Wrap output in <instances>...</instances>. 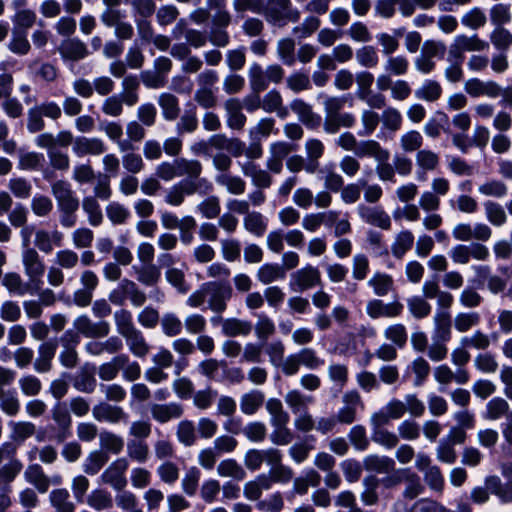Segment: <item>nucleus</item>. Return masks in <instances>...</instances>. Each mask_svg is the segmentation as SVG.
Instances as JSON below:
<instances>
[{
    "label": "nucleus",
    "instance_id": "1",
    "mask_svg": "<svg viewBox=\"0 0 512 512\" xmlns=\"http://www.w3.org/2000/svg\"><path fill=\"white\" fill-rule=\"evenodd\" d=\"M51 193L56 200L60 213V224L64 228H71L76 224V212L79 209V199L72 190L69 182L57 180L51 184Z\"/></svg>",
    "mask_w": 512,
    "mask_h": 512
},
{
    "label": "nucleus",
    "instance_id": "2",
    "mask_svg": "<svg viewBox=\"0 0 512 512\" xmlns=\"http://www.w3.org/2000/svg\"><path fill=\"white\" fill-rule=\"evenodd\" d=\"M261 14L268 23L278 26L285 25V20L297 22L300 19V11L291 8L290 0H267Z\"/></svg>",
    "mask_w": 512,
    "mask_h": 512
},
{
    "label": "nucleus",
    "instance_id": "3",
    "mask_svg": "<svg viewBox=\"0 0 512 512\" xmlns=\"http://www.w3.org/2000/svg\"><path fill=\"white\" fill-rule=\"evenodd\" d=\"M21 260L24 273L35 291H39L43 285V276L46 266L43 258L36 249L22 250Z\"/></svg>",
    "mask_w": 512,
    "mask_h": 512
},
{
    "label": "nucleus",
    "instance_id": "4",
    "mask_svg": "<svg viewBox=\"0 0 512 512\" xmlns=\"http://www.w3.org/2000/svg\"><path fill=\"white\" fill-rule=\"evenodd\" d=\"M212 189V184L205 178L197 182H190L184 185L182 182L172 185L165 193L164 202L170 206H180L184 203L186 195L195 193H206Z\"/></svg>",
    "mask_w": 512,
    "mask_h": 512
},
{
    "label": "nucleus",
    "instance_id": "5",
    "mask_svg": "<svg viewBox=\"0 0 512 512\" xmlns=\"http://www.w3.org/2000/svg\"><path fill=\"white\" fill-rule=\"evenodd\" d=\"M205 289L209 309L218 314L224 312L233 295L231 285L228 282L213 281L205 283Z\"/></svg>",
    "mask_w": 512,
    "mask_h": 512
},
{
    "label": "nucleus",
    "instance_id": "6",
    "mask_svg": "<svg viewBox=\"0 0 512 512\" xmlns=\"http://www.w3.org/2000/svg\"><path fill=\"white\" fill-rule=\"evenodd\" d=\"M449 256L455 264L465 265L471 259L486 261L490 256V252L487 246L479 242H473L470 245H455L450 249Z\"/></svg>",
    "mask_w": 512,
    "mask_h": 512
},
{
    "label": "nucleus",
    "instance_id": "7",
    "mask_svg": "<svg viewBox=\"0 0 512 512\" xmlns=\"http://www.w3.org/2000/svg\"><path fill=\"white\" fill-rule=\"evenodd\" d=\"M492 229L485 223L477 222L474 225L470 223H458L452 229V236L458 242H487L492 237Z\"/></svg>",
    "mask_w": 512,
    "mask_h": 512
},
{
    "label": "nucleus",
    "instance_id": "8",
    "mask_svg": "<svg viewBox=\"0 0 512 512\" xmlns=\"http://www.w3.org/2000/svg\"><path fill=\"white\" fill-rule=\"evenodd\" d=\"M128 461L124 457L111 462L100 476L102 483L109 485L115 491H122L127 486L125 473L128 469Z\"/></svg>",
    "mask_w": 512,
    "mask_h": 512
},
{
    "label": "nucleus",
    "instance_id": "9",
    "mask_svg": "<svg viewBox=\"0 0 512 512\" xmlns=\"http://www.w3.org/2000/svg\"><path fill=\"white\" fill-rule=\"evenodd\" d=\"M81 288L73 293V303L78 307H87L91 304L93 293L99 284L97 274L92 270H84L79 275Z\"/></svg>",
    "mask_w": 512,
    "mask_h": 512
},
{
    "label": "nucleus",
    "instance_id": "10",
    "mask_svg": "<svg viewBox=\"0 0 512 512\" xmlns=\"http://www.w3.org/2000/svg\"><path fill=\"white\" fill-rule=\"evenodd\" d=\"M321 284V274L317 267L307 265L291 274L290 287L294 291H305Z\"/></svg>",
    "mask_w": 512,
    "mask_h": 512
},
{
    "label": "nucleus",
    "instance_id": "11",
    "mask_svg": "<svg viewBox=\"0 0 512 512\" xmlns=\"http://www.w3.org/2000/svg\"><path fill=\"white\" fill-rule=\"evenodd\" d=\"M73 326L79 334L86 338H103L110 333V324L107 321L101 320L93 322L88 316L80 315L74 322Z\"/></svg>",
    "mask_w": 512,
    "mask_h": 512
},
{
    "label": "nucleus",
    "instance_id": "12",
    "mask_svg": "<svg viewBox=\"0 0 512 512\" xmlns=\"http://www.w3.org/2000/svg\"><path fill=\"white\" fill-rule=\"evenodd\" d=\"M342 403L335 417L339 423L352 424L357 417V408L364 406L361 395L356 390L347 391L342 396Z\"/></svg>",
    "mask_w": 512,
    "mask_h": 512
},
{
    "label": "nucleus",
    "instance_id": "13",
    "mask_svg": "<svg viewBox=\"0 0 512 512\" xmlns=\"http://www.w3.org/2000/svg\"><path fill=\"white\" fill-rule=\"evenodd\" d=\"M359 217L367 224L378 227L382 230H389L392 222L389 214L379 206H367L360 204L357 206Z\"/></svg>",
    "mask_w": 512,
    "mask_h": 512
},
{
    "label": "nucleus",
    "instance_id": "14",
    "mask_svg": "<svg viewBox=\"0 0 512 512\" xmlns=\"http://www.w3.org/2000/svg\"><path fill=\"white\" fill-rule=\"evenodd\" d=\"M92 416L96 421L117 424L127 422L128 414L121 406L109 402H99L92 408Z\"/></svg>",
    "mask_w": 512,
    "mask_h": 512
},
{
    "label": "nucleus",
    "instance_id": "15",
    "mask_svg": "<svg viewBox=\"0 0 512 512\" xmlns=\"http://www.w3.org/2000/svg\"><path fill=\"white\" fill-rule=\"evenodd\" d=\"M403 305L398 302L384 303L379 299L369 300L366 304V313L372 319L380 317L395 318L401 315Z\"/></svg>",
    "mask_w": 512,
    "mask_h": 512
},
{
    "label": "nucleus",
    "instance_id": "16",
    "mask_svg": "<svg viewBox=\"0 0 512 512\" xmlns=\"http://www.w3.org/2000/svg\"><path fill=\"white\" fill-rule=\"evenodd\" d=\"M72 151L77 157L99 156L106 151V145L101 138L81 136L75 138Z\"/></svg>",
    "mask_w": 512,
    "mask_h": 512
},
{
    "label": "nucleus",
    "instance_id": "17",
    "mask_svg": "<svg viewBox=\"0 0 512 512\" xmlns=\"http://www.w3.org/2000/svg\"><path fill=\"white\" fill-rule=\"evenodd\" d=\"M498 90V83L493 80L470 78L464 83V91L472 98L488 97L494 99Z\"/></svg>",
    "mask_w": 512,
    "mask_h": 512
},
{
    "label": "nucleus",
    "instance_id": "18",
    "mask_svg": "<svg viewBox=\"0 0 512 512\" xmlns=\"http://www.w3.org/2000/svg\"><path fill=\"white\" fill-rule=\"evenodd\" d=\"M34 236L35 247L44 254H50L54 247L62 246L63 234L58 230L49 232L44 229H38L35 231Z\"/></svg>",
    "mask_w": 512,
    "mask_h": 512
},
{
    "label": "nucleus",
    "instance_id": "19",
    "mask_svg": "<svg viewBox=\"0 0 512 512\" xmlns=\"http://www.w3.org/2000/svg\"><path fill=\"white\" fill-rule=\"evenodd\" d=\"M150 413L156 422L164 424L172 419L180 418L184 413V409L181 404L176 402L152 404L150 406Z\"/></svg>",
    "mask_w": 512,
    "mask_h": 512
},
{
    "label": "nucleus",
    "instance_id": "20",
    "mask_svg": "<svg viewBox=\"0 0 512 512\" xmlns=\"http://www.w3.org/2000/svg\"><path fill=\"white\" fill-rule=\"evenodd\" d=\"M272 487V480L267 474H259L253 480L246 482L243 486V495L249 501L261 500L264 491Z\"/></svg>",
    "mask_w": 512,
    "mask_h": 512
},
{
    "label": "nucleus",
    "instance_id": "21",
    "mask_svg": "<svg viewBox=\"0 0 512 512\" xmlns=\"http://www.w3.org/2000/svg\"><path fill=\"white\" fill-rule=\"evenodd\" d=\"M23 476L25 481L34 486L41 494L46 493L51 485L50 478L45 474L43 468L39 464L28 465Z\"/></svg>",
    "mask_w": 512,
    "mask_h": 512
},
{
    "label": "nucleus",
    "instance_id": "22",
    "mask_svg": "<svg viewBox=\"0 0 512 512\" xmlns=\"http://www.w3.org/2000/svg\"><path fill=\"white\" fill-rule=\"evenodd\" d=\"M434 378L441 385H448L453 381L462 385L470 380V374L466 369L453 372L449 366L439 365L434 369Z\"/></svg>",
    "mask_w": 512,
    "mask_h": 512
},
{
    "label": "nucleus",
    "instance_id": "23",
    "mask_svg": "<svg viewBox=\"0 0 512 512\" xmlns=\"http://www.w3.org/2000/svg\"><path fill=\"white\" fill-rule=\"evenodd\" d=\"M59 53L65 60L78 61L88 56L86 44L78 38H69L59 47Z\"/></svg>",
    "mask_w": 512,
    "mask_h": 512
},
{
    "label": "nucleus",
    "instance_id": "24",
    "mask_svg": "<svg viewBox=\"0 0 512 512\" xmlns=\"http://www.w3.org/2000/svg\"><path fill=\"white\" fill-rule=\"evenodd\" d=\"M290 108L298 119L307 127L315 128L320 123V116L313 112L312 106L302 99H294L290 103Z\"/></svg>",
    "mask_w": 512,
    "mask_h": 512
},
{
    "label": "nucleus",
    "instance_id": "25",
    "mask_svg": "<svg viewBox=\"0 0 512 512\" xmlns=\"http://www.w3.org/2000/svg\"><path fill=\"white\" fill-rule=\"evenodd\" d=\"M57 344L52 341L42 343L38 348V357L34 362V370L38 373H47L52 369V360L55 357Z\"/></svg>",
    "mask_w": 512,
    "mask_h": 512
},
{
    "label": "nucleus",
    "instance_id": "26",
    "mask_svg": "<svg viewBox=\"0 0 512 512\" xmlns=\"http://www.w3.org/2000/svg\"><path fill=\"white\" fill-rule=\"evenodd\" d=\"M512 414V410L510 409V405L502 397H494L488 401L486 404V409L484 412V418L489 421H496L501 418H505L506 421L510 419Z\"/></svg>",
    "mask_w": 512,
    "mask_h": 512
},
{
    "label": "nucleus",
    "instance_id": "27",
    "mask_svg": "<svg viewBox=\"0 0 512 512\" xmlns=\"http://www.w3.org/2000/svg\"><path fill=\"white\" fill-rule=\"evenodd\" d=\"M356 155L358 157H371L375 161H384L390 158V152L383 148L379 142L372 139L359 142Z\"/></svg>",
    "mask_w": 512,
    "mask_h": 512
},
{
    "label": "nucleus",
    "instance_id": "28",
    "mask_svg": "<svg viewBox=\"0 0 512 512\" xmlns=\"http://www.w3.org/2000/svg\"><path fill=\"white\" fill-rule=\"evenodd\" d=\"M227 113V125L231 129L241 130L245 126L246 116L242 113V103L239 99L231 98L224 103Z\"/></svg>",
    "mask_w": 512,
    "mask_h": 512
},
{
    "label": "nucleus",
    "instance_id": "29",
    "mask_svg": "<svg viewBox=\"0 0 512 512\" xmlns=\"http://www.w3.org/2000/svg\"><path fill=\"white\" fill-rule=\"evenodd\" d=\"M325 146L320 139L310 138L305 142V152L308 158L307 173L314 174L319 168V159L324 155Z\"/></svg>",
    "mask_w": 512,
    "mask_h": 512
},
{
    "label": "nucleus",
    "instance_id": "30",
    "mask_svg": "<svg viewBox=\"0 0 512 512\" xmlns=\"http://www.w3.org/2000/svg\"><path fill=\"white\" fill-rule=\"evenodd\" d=\"M485 485L492 494L497 496L501 503H512V481L503 483L497 476H489L485 479Z\"/></svg>",
    "mask_w": 512,
    "mask_h": 512
},
{
    "label": "nucleus",
    "instance_id": "31",
    "mask_svg": "<svg viewBox=\"0 0 512 512\" xmlns=\"http://www.w3.org/2000/svg\"><path fill=\"white\" fill-rule=\"evenodd\" d=\"M355 124V116L351 113H337L325 116L323 129L327 134H335L341 127L351 128Z\"/></svg>",
    "mask_w": 512,
    "mask_h": 512
},
{
    "label": "nucleus",
    "instance_id": "32",
    "mask_svg": "<svg viewBox=\"0 0 512 512\" xmlns=\"http://www.w3.org/2000/svg\"><path fill=\"white\" fill-rule=\"evenodd\" d=\"M265 401V395L260 390H251L240 398V409L245 415L251 416L257 413Z\"/></svg>",
    "mask_w": 512,
    "mask_h": 512
},
{
    "label": "nucleus",
    "instance_id": "33",
    "mask_svg": "<svg viewBox=\"0 0 512 512\" xmlns=\"http://www.w3.org/2000/svg\"><path fill=\"white\" fill-rule=\"evenodd\" d=\"M158 105L162 110V116L167 121H174L179 117V99L172 93L164 92L158 97Z\"/></svg>",
    "mask_w": 512,
    "mask_h": 512
},
{
    "label": "nucleus",
    "instance_id": "34",
    "mask_svg": "<svg viewBox=\"0 0 512 512\" xmlns=\"http://www.w3.org/2000/svg\"><path fill=\"white\" fill-rule=\"evenodd\" d=\"M284 401L295 415L307 410L309 405L313 403L314 398L303 394L298 389H292L285 394Z\"/></svg>",
    "mask_w": 512,
    "mask_h": 512
},
{
    "label": "nucleus",
    "instance_id": "35",
    "mask_svg": "<svg viewBox=\"0 0 512 512\" xmlns=\"http://www.w3.org/2000/svg\"><path fill=\"white\" fill-rule=\"evenodd\" d=\"M2 284L10 293L18 296L36 292L35 289L31 287L30 282L24 283L20 274L16 272L6 273L3 277Z\"/></svg>",
    "mask_w": 512,
    "mask_h": 512
},
{
    "label": "nucleus",
    "instance_id": "36",
    "mask_svg": "<svg viewBox=\"0 0 512 512\" xmlns=\"http://www.w3.org/2000/svg\"><path fill=\"white\" fill-rule=\"evenodd\" d=\"M363 467L367 471L377 473H389L395 469V462L388 456H380L376 454H370L364 457Z\"/></svg>",
    "mask_w": 512,
    "mask_h": 512
},
{
    "label": "nucleus",
    "instance_id": "37",
    "mask_svg": "<svg viewBox=\"0 0 512 512\" xmlns=\"http://www.w3.org/2000/svg\"><path fill=\"white\" fill-rule=\"evenodd\" d=\"M123 338L134 356L143 358L149 353L150 346L139 329L136 328Z\"/></svg>",
    "mask_w": 512,
    "mask_h": 512
},
{
    "label": "nucleus",
    "instance_id": "38",
    "mask_svg": "<svg viewBox=\"0 0 512 512\" xmlns=\"http://www.w3.org/2000/svg\"><path fill=\"white\" fill-rule=\"evenodd\" d=\"M262 109L267 113L275 112L282 119L288 115V110L283 105V98L276 89H272L264 95Z\"/></svg>",
    "mask_w": 512,
    "mask_h": 512
},
{
    "label": "nucleus",
    "instance_id": "39",
    "mask_svg": "<svg viewBox=\"0 0 512 512\" xmlns=\"http://www.w3.org/2000/svg\"><path fill=\"white\" fill-rule=\"evenodd\" d=\"M434 334L442 342L451 338V314L449 311L438 310L434 317Z\"/></svg>",
    "mask_w": 512,
    "mask_h": 512
},
{
    "label": "nucleus",
    "instance_id": "40",
    "mask_svg": "<svg viewBox=\"0 0 512 512\" xmlns=\"http://www.w3.org/2000/svg\"><path fill=\"white\" fill-rule=\"evenodd\" d=\"M208 10L214 11L212 22L218 28L227 27L232 20L231 14L227 10V0H207Z\"/></svg>",
    "mask_w": 512,
    "mask_h": 512
},
{
    "label": "nucleus",
    "instance_id": "41",
    "mask_svg": "<svg viewBox=\"0 0 512 512\" xmlns=\"http://www.w3.org/2000/svg\"><path fill=\"white\" fill-rule=\"evenodd\" d=\"M286 276L284 268L277 263H266L259 267L256 273L258 281L264 285L282 280Z\"/></svg>",
    "mask_w": 512,
    "mask_h": 512
},
{
    "label": "nucleus",
    "instance_id": "42",
    "mask_svg": "<svg viewBox=\"0 0 512 512\" xmlns=\"http://www.w3.org/2000/svg\"><path fill=\"white\" fill-rule=\"evenodd\" d=\"M49 501L55 512H75V504L65 488L52 490L49 495Z\"/></svg>",
    "mask_w": 512,
    "mask_h": 512
},
{
    "label": "nucleus",
    "instance_id": "43",
    "mask_svg": "<svg viewBox=\"0 0 512 512\" xmlns=\"http://www.w3.org/2000/svg\"><path fill=\"white\" fill-rule=\"evenodd\" d=\"M249 85L253 93L260 94L268 88L266 71L259 63H252L248 69Z\"/></svg>",
    "mask_w": 512,
    "mask_h": 512
},
{
    "label": "nucleus",
    "instance_id": "44",
    "mask_svg": "<svg viewBox=\"0 0 512 512\" xmlns=\"http://www.w3.org/2000/svg\"><path fill=\"white\" fill-rule=\"evenodd\" d=\"M215 181L232 195H242L246 190V182L237 175L221 173L215 177Z\"/></svg>",
    "mask_w": 512,
    "mask_h": 512
},
{
    "label": "nucleus",
    "instance_id": "45",
    "mask_svg": "<svg viewBox=\"0 0 512 512\" xmlns=\"http://www.w3.org/2000/svg\"><path fill=\"white\" fill-rule=\"evenodd\" d=\"M176 437L180 444L185 447L193 446L197 441V431L193 421L184 419L176 426Z\"/></svg>",
    "mask_w": 512,
    "mask_h": 512
},
{
    "label": "nucleus",
    "instance_id": "46",
    "mask_svg": "<svg viewBox=\"0 0 512 512\" xmlns=\"http://www.w3.org/2000/svg\"><path fill=\"white\" fill-rule=\"evenodd\" d=\"M245 230L256 237H262L268 227L267 220L262 213L252 211L243 218Z\"/></svg>",
    "mask_w": 512,
    "mask_h": 512
},
{
    "label": "nucleus",
    "instance_id": "47",
    "mask_svg": "<svg viewBox=\"0 0 512 512\" xmlns=\"http://www.w3.org/2000/svg\"><path fill=\"white\" fill-rule=\"evenodd\" d=\"M367 284L373 289L376 296L383 297L392 291L394 281L389 274L376 272L370 277Z\"/></svg>",
    "mask_w": 512,
    "mask_h": 512
},
{
    "label": "nucleus",
    "instance_id": "48",
    "mask_svg": "<svg viewBox=\"0 0 512 512\" xmlns=\"http://www.w3.org/2000/svg\"><path fill=\"white\" fill-rule=\"evenodd\" d=\"M10 439L17 443H22L33 436L36 430L35 425L28 421H10Z\"/></svg>",
    "mask_w": 512,
    "mask_h": 512
},
{
    "label": "nucleus",
    "instance_id": "49",
    "mask_svg": "<svg viewBox=\"0 0 512 512\" xmlns=\"http://www.w3.org/2000/svg\"><path fill=\"white\" fill-rule=\"evenodd\" d=\"M454 40L460 46L464 53L481 52L488 49L489 47L488 42L481 39L477 34H459L454 37Z\"/></svg>",
    "mask_w": 512,
    "mask_h": 512
},
{
    "label": "nucleus",
    "instance_id": "50",
    "mask_svg": "<svg viewBox=\"0 0 512 512\" xmlns=\"http://www.w3.org/2000/svg\"><path fill=\"white\" fill-rule=\"evenodd\" d=\"M356 62L360 67L371 69L375 68L380 61V57L376 47L372 45H364L355 52Z\"/></svg>",
    "mask_w": 512,
    "mask_h": 512
},
{
    "label": "nucleus",
    "instance_id": "51",
    "mask_svg": "<svg viewBox=\"0 0 512 512\" xmlns=\"http://www.w3.org/2000/svg\"><path fill=\"white\" fill-rule=\"evenodd\" d=\"M217 474L220 477L232 478L238 481L246 477L244 468L232 458L224 459L218 464Z\"/></svg>",
    "mask_w": 512,
    "mask_h": 512
},
{
    "label": "nucleus",
    "instance_id": "52",
    "mask_svg": "<svg viewBox=\"0 0 512 512\" xmlns=\"http://www.w3.org/2000/svg\"><path fill=\"white\" fill-rule=\"evenodd\" d=\"M222 331L229 337L247 336L252 331V324L246 320L228 318L223 322Z\"/></svg>",
    "mask_w": 512,
    "mask_h": 512
},
{
    "label": "nucleus",
    "instance_id": "53",
    "mask_svg": "<svg viewBox=\"0 0 512 512\" xmlns=\"http://www.w3.org/2000/svg\"><path fill=\"white\" fill-rule=\"evenodd\" d=\"M109 461V455L103 450L91 451L83 464V471L87 475H96Z\"/></svg>",
    "mask_w": 512,
    "mask_h": 512
},
{
    "label": "nucleus",
    "instance_id": "54",
    "mask_svg": "<svg viewBox=\"0 0 512 512\" xmlns=\"http://www.w3.org/2000/svg\"><path fill=\"white\" fill-rule=\"evenodd\" d=\"M415 162L418 169L425 174L426 172L434 171L439 166V156L432 150L421 149L416 152Z\"/></svg>",
    "mask_w": 512,
    "mask_h": 512
},
{
    "label": "nucleus",
    "instance_id": "55",
    "mask_svg": "<svg viewBox=\"0 0 512 512\" xmlns=\"http://www.w3.org/2000/svg\"><path fill=\"white\" fill-rule=\"evenodd\" d=\"M414 243V235L409 230L400 231L391 246L392 255L395 258H402L409 251Z\"/></svg>",
    "mask_w": 512,
    "mask_h": 512
},
{
    "label": "nucleus",
    "instance_id": "56",
    "mask_svg": "<svg viewBox=\"0 0 512 512\" xmlns=\"http://www.w3.org/2000/svg\"><path fill=\"white\" fill-rule=\"evenodd\" d=\"M86 502L89 507L96 511L107 510L113 506L111 494L103 489L92 490L87 496Z\"/></svg>",
    "mask_w": 512,
    "mask_h": 512
},
{
    "label": "nucleus",
    "instance_id": "57",
    "mask_svg": "<svg viewBox=\"0 0 512 512\" xmlns=\"http://www.w3.org/2000/svg\"><path fill=\"white\" fill-rule=\"evenodd\" d=\"M442 95V87L435 80H425L423 84L415 90V97L427 102H435Z\"/></svg>",
    "mask_w": 512,
    "mask_h": 512
},
{
    "label": "nucleus",
    "instance_id": "58",
    "mask_svg": "<svg viewBox=\"0 0 512 512\" xmlns=\"http://www.w3.org/2000/svg\"><path fill=\"white\" fill-rule=\"evenodd\" d=\"M480 314L475 311L459 312L454 316L453 324L456 331L465 333L479 325Z\"/></svg>",
    "mask_w": 512,
    "mask_h": 512
},
{
    "label": "nucleus",
    "instance_id": "59",
    "mask_svg": "<svg viewBox=\"0 0 512 512\" xmlns=\"http://www.w3.org/2000/svg\"><path fill=\"white\" fill-rule=\"evenodd\" d=\"M118 287L126 299L129 298L134 306L139 307L146 302L145 293L132 280L124 278L120 281Z\"/></svg>",
    "mask_w": 512,
    "mask_h": 512
},
{
    "label": "nucleus",
    "instance_id": "60",
    "mask_svg": "<svg viewBox=\"0 0 512 512\" xmlns=\"http://www.w3.org/2000/svg\"><path fill=\"white\" fill-rule=\"evenodd\" d=\"M73 386L83 393H92L96 388V379L91 370L82 367L73 379Z\"/></svg>",
    "mask_w": 512,
    "mask_h": 512
},
{
    "label": "nucleus",
    "instance_id": "61",
    "mask_svg": "<svg viewBox=\"0 0 512 512\" xmlns=\"http://www.w3.org/2000/svg\"><path fill=\"white\" fill-rule=\"evenodd\" d=\"M478 192L485 197L501 199L507 195L508 187L501 180L489 179L478 186Z\"/></svg>",
    "mask_w": 512,
    "mask_h": 512
},
{
    "label": "nucleus",
    "instance_id": "62",
    "mask_svg": "<svg viewBox=\"0 0 512 512\" xmlns=\"http://www.w3.org/2000/svg\"><path fill=\"white\" fill-rule=\"evenodd\" d=\"M99 442L103 451L115 455L119 454L124 447L123 438L111 431H102L99 434Z\"/></svg>",
    "mask_w": 512,
    "mask_h": 512
},
{
    "label": "nucleus",
    "instance_id": "63",
    "mask_svg": "<svg viewBox=\"0 0 512 512\" xmlns=\"http://www.w3.org/2000/svg\"><path fill=\"white\" fill-rule=\"evenodd\" d=\"M276 52L279 59L287 66L295 64V41L290 37H285L277 41Z\"/></svg>",
    "mask_w": 512,
    "mask_h": 512
},
{
    "label": "nucleus",
    "instance_id": "64",
    "mask_svg": "<svg viewBox=\"0 0 512 512\" xmlns=\"http://www.w3.org/2000/svg\"><path fill=\"white\" fill-rule=\"evenodd\" d=\"M384 337L386 340L393 343L398 348H403L408 340V333L406 327L401 323H395L387 326L384 329Z\"/></svg>",
    "mask_w": 512,
    "mask_h": 512
}]
</instances>
